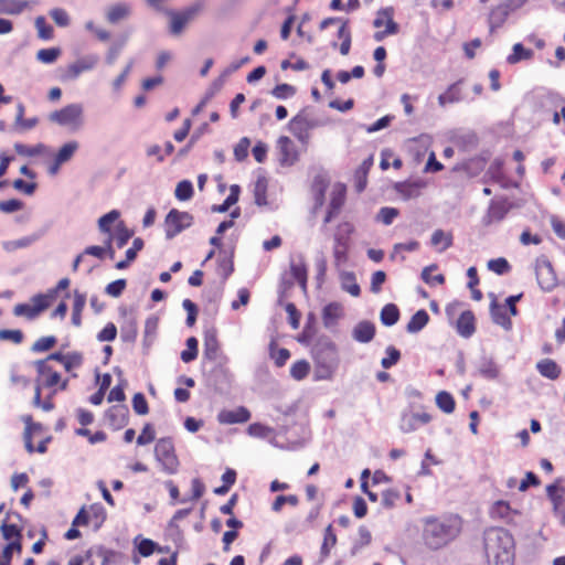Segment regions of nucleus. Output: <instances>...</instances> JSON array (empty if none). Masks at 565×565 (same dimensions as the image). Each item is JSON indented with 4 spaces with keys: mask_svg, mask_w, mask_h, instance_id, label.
Masks as SVG:
<instances>
[{
    "mask_svg": "<svg viewBox=\"0 0 565 565\" xmlns=\"http://www.w3.org/2000/svg\"><path fill=\"white\" fill-rule=\"evenodd\" d=\"M514 541L503 529H493L486 533L484 550L492 565H512Z\"/></svg>",
    "mask_w": 565,
    "mask_h": 565,
    "instance_id": "nucleus-1",
    "label": "nucleus"
},
{
    "mask_svg": "<svg viewBox=\"0 0 565 565\" xmlns=\"http://www.w3.org/2000/svg\"><path fill=\"white\" fill-rule=\"evenodd\" d=\"M461 530L459 516L429 519L424 529V539L431 548H439L452 541Z\"/></svg>",
    "mask_w": 565,
    "mask_h": 565,
    "instance_id": "nucleus-2",
    "label": "nucleus"
},
{
    "mask_svg": "<svg viewBox=\"0 0 565 565\" xmlns=\"http://www.w3.org/2000/svg\"><path fill=\"white\" fill-rule=\"evenodd\" d=\"M312 354L316 363V377L329 380L339 364L337 345L331 341H320L313 349Z\"/></svg>",
    "mask_w": 565,
    "mask_h": 565,
    "instance_id": "nucleus-3",
    "label": "nucleus"
},
{
    "mask_svg": "<svg viewBox=\"0 0 565 565\" xmlns=\"http://www.w3.org/2000/svg\"><path fill=\"white\" fill-rule=\"evenodd\" d=\"M49 121L57 126L78 130L84 126V105L81 103L68 104L61 109H56L49 114Z\"/></svg>",
    "mask_w": 565,
    "mask_h": 565,
    "instance_id": "nucleus-4",
    "label": "nucleus"
},
{
    "mask_svg": "<svg viewBox=\"0 0 565 565\" xmlns=\"http://www.w3.org/2000/svg\"><path fill=\"white\" fill-rule=\"evenodd\" d=\"M154 457L168 475H174L179 468V460L174 452V445L170 438H161L154 447Z\"/></svg>",
    "mask_w": 565,
    "mask_h": 565,
    "instance_id": "nucleus-5",
    "label": "nucleus"
},
{
    "mask_svg": "<svg viewBox=\"0 0 565 565\" xmlns=\"http://www.w3.org/2000/svg\"><path fill=\"white\" fill-rule=\"evenodd\" d=\"M320 126V121L311 117L306 110L299 111L288 124L290 132L297 140L307 145L310 139V130Z\"/></svg>",
    "mask_w": 565,
    "mask_h": 565,
    "instance_id": "nucleus-6",
    "label": "nucleus"
},
{
    "mask_svg": "<svg viewBox=\"0 0 565 565\" xmlns=\"http://www.w3.org/2000/svg\"><path fill=\"white\" fill-rule=\"evenodd\" d=\"M35 367L38 371L36 384H40L42 387L52 388L53 394L58 390L64 391L67 388L68 380L62 381L60 373L54 371L47 361H36Z\"/></svg>",
    "mask_w": 565,
    "mask_h": 565,
    "instance_id": "nucleus-7",
    "label": "nucleus"
},
{
    "mask_svg": "<svg viewBox=\"0 0 565 565\" xmlns=\"http://www.w3.org/2000/svg\"><path fill=\"white\" fill-rule=\"evenodd\" d=\"M352 232L353 225L349 222H343L338 226L333 245V258L337 267L348 262L349 241Z\"/></svg>",
    "mask_w": 565,
    "mask_h": 565,
    "instance_id": "nucleus-8",
    "label": "nucleus"
},
{
    "mask_svg": "<svg viewBox=\"0 0 565 565\" xmlns=\"http://www.w3.org/2000/svg\"><path fill=\"white\" fill-rule=\"evenodd\" d=\"M193 216L189 212H181L177 209L170 210L164 220V232L168 239L173 238L182 231L190 227Z\"/></svg>",
    "mask_w": 565,
    "mask_h": 565,
    "instance_id": "nucleus-9",
    "label": "nucleus"
},
{
    "mask_svg": "<svg viewBox=\"0 0 565 565\" xmlns=\"http://www.w3.org/2000/svg\"><path fill=\"white\" fill-rule=\"evenodd\" d=\"M536 280L543 291H552L557 285V278L548 258L544 255L535 260Z\"/></svg>",
    "mask_w": 565,
    "mask_h": 565,
    "instance_id": "nucleus-10",
    "label": "nucleus"
},
{
    "mask_svg": "<svg viewBox=\"0 0 565 565\" xmlns=\"http://www.w3.org/2000/svg\"><path fill=\"white\" fill-rule=\"evenodd\" d=\"M203 356L204 359L212 362H227V358L221 350L220 342L217 339V330L214 327H210L204 330Z\"/></svg>",
    "mask_w": 565,
    "mask_h": 565,
    "instance_id": "nucleus-11",
    "label": "nucleus"
},
{
    "mask_svg": "<svg viewBox=\"0 0 565 565\" xmlns=\"http://www.w3.org/2000/svg\"><path fill=\"white\" fill-rule=\"evenodd\" d=\"M546 494L553 504L554 515L565 526V487L562 486L561 478L546 487Z\"/></svg>",
    "mask_w": 565,
    "mask_h": 565,
    "instance_id": "nucleus-12",
    "label": "nucleus"
},
{
    "mask_svg": "<svg viewBox=\"0 0 565 565\" xmlns=\"http://www.w3.org/2000/svg\"><path fill=\"white\" fill-rule=\"evenodd\" d=\"M99 62L97 54H86L77 58L74 63L70 64L62 76L64 81H74L82 73L89 72L96 67Z\"/></svg>",
    "mask_w": 565,
    "mask_h": 565,
    "instance_id": "nucleus-13",
    "label": "nucleus"
},
{
    "mask_svg": "<svg viewBox=\"0 0 565 565\" xmlns=\"http://www.w3.org/2000/svg\"><path fill=\"white\" fill-rule=\"evenodd\" d=\"M200 4H194L186 8L182 12L169 11L168 14L171 18L170 23V32L173 35L180 34L185 25L194 18V15L199 12Z\"/></svg>",
    "mask_w": 565,
    "mask_h": 565,
    "instance_id": "nucleus-14",
    "label": "nucleus"
},
{
    "mask_svg": "<svg viewBox=\"0 0 565 565\" xmlns=\"http://www.w3.org/2000/svg\"><path fill=\"white\" fill-rule=\"evenodd\" d=\"M431 420V416L426 413H414L407 412L403 413L399 428L403 433H412L418 429L420 426L428 424Z\"/></svg>",
    "mask_w": 565,
    "mask_h": 565,
    "instance_id": "nucleus-15",
    "label": "nucleus"
},
{
    "mask_svg": "<svg viewBox=\"0 0 565 565\" xmlns=\"http://www.w3.org/2000/svg\"><path fill=\"white\" fill-rule=\"evenodd\" d=\"M129 409L126 405H114L107 409L105 417L108 422V425L115 429L119 430L124 428L128 423Z\"/></svg>",
    "mask_w": 565,
    "mask_h": 565,
    "instance_id": "nucleus-16",
    "label": "nucleus"
},
{
    "mask_svg": "<svg viewBox=\"0 0 565 565\" xmlns=\"http://www.w3.org/2000/svg\"><path fill=\"white\" fill-rule=\"evenodd\" d=\"M510 210L505 201L492 200L486 215L482 217V224L489 226L493 223L501 222Z\"/></svg>",
    "mask_w": 565,
    "mask_h": 565,
    "instance_id": "nucleus-17",
    "label": "nucleus"
},
{
    "mask_svg": "<svg viewBox=\"0 0 565 565\" xmlns=\"http://www.w3.org/2000/svg\"><path fill=\"white\" fill-rule=\"evenodd\" d=\"M477 374L481 377L494 381L500 375V367L494 361L493 358L488 355H482L476 364Z\"/></svg>",
    "mask_w": 565,
    "mask_h": 565,
    "instance_id": "nucleus-18",
    "label": "nucleus"
},
{
    "mask_svg": "<svg viewBox=\"0 0 565 565\" xmlns=\"http://www.w3.org/2000/svg\"><path fill=\"white\" fill-rule=\"evenodd\" d=\"M277 148L279 151V161L282 166H292L297 161L298 154L290 138L281 136L277 141Z\"/></svg>",
    "mask_w": 565,
    "mask_h": 565,
    "instance_id": "nucleus-19",
    "label": "nucleus"
},
{
    "mask_svg": "<svg viewBox=\"0 0 565 565\" xmlns=\"http://www.w3.org/2000/svg\"><path fill=\"white\" fill-rule=\"evenodd\" d=\"M455 327L460 337L465 339L472 337L476 332V319L473 312L471 310L462 311L457 319Z\"/></svg>",
    "mask_w": 565,
    "mask_h": 565,
    "instance_id": "nucleus-20",
    "label": "nucleus"
},
{
    "mask_svg": "<svg viewBox=\"0 0 565 565\" xmlns=\"http://www.w3.org/2000/svg\"><path fill=\"white\" fill-rule=\"evenodd\" d=\"M249 418H250L249 411L243 406H239L235 409H223L217 415V419L221 424L245 423Z\"/></svg>",
    "mask_w": 565,
    "mask_h": 565,
    "instance_id": "nucleus-21",
    "label": "nucleus"
},
{
    "mask_svg": "<svg viewBox=\"0 0 565 565\" xmlns=\"http://www.w3.org/2000/svg\"><path fill=\"white\" fill-rule=\"evenodd\" d=\"M375 326L373 322L363 320L355 324L352 330V338L360 343H369L374 339Z\"/></svg>",
    "mask_w": 565,
    "mask_h": 565,
    "instance_id": "nucleus-22",
    "label": "nucleus"
},
{
    "mask_svg": "<svg viewBox=\"0 0 565 565\" xmlns=\"http://www.w3.org/2000/svg\"><path fill=\"white\" fill-rule=\"evenodd\" d=\"M511 13L512 12L502 2L492 8L488 17L490 32L492 33L501 28Z\"/></svg>",
    "mask_w": 565,
    "mask_h": 565,
    "instance_id": "nucleus-23",
    "label": "nucleus"
},
{
    "mask_svg": "<svg viewBox=\"0 0 565 565\" xmlns=\"http://www.w3.org/2000/svg\"><path fill=\"white\" fill-rule=\"evenodd\" d=\"M343 317V307L339 302L328 303L322 310V321L327 329L337 326L339 319Z\"/></svg>",
    "mask_w": 565,
    "mask_h": 565,
    "instance_id": "nucleus-24",
    "label": "nucleus"
},
{
    "mask_svg": "<svg viewBox=\"0 0 565 565\" xmlns=\"http://www.w3.org/2000/svg\"><path fill=\"white\" fill-rule=\"evenodd\" d=\"M462 79L451 84L447 90L438 96V104L441 107L447 106L448 104L459 103L463 99L462 92L460 85L462 84Z\"/></svg>",
    "mask_w": 565,
    "mask_h": 565,
    "instance_id": "nucleus-25",
    "label": "nucleus"
},
{
    "mask_svg": "<svg viewBox=\"0 0 565 565\" xmlns=\"http://www.w3.org/2000/svg\"><path fill=\"white\" fill-rule=\"evenodd\" d=\"M490 313L494 323L501 326L507 331L512 329V321L508 317L505 306L493 300L490 305Z\"/></svg>",
    "mask_w": 565,
    "mask_h": 565,
    "instance_id": "nucleus-26",
    "label": "nucleus"
},
{
    "mask_svg": "<svg viewBox=\"0 0 565 565\" xmlns=\"http://www.w3.org/2000/svg\"><path fill=\"white\" fill-rule=\"evenodd\" d=\"M537 372L545 379L557 380L562 373L561 366L552 359H543L536 363Z\"/></svg>",
    "mask_w": 565,
    "mask_h": 565,
    "instance_id": "nucleus-27",
    "label": "nucleus"
},
{
    "mask_svg": "<svg viewBox=\"0 0 565 565\" xmlns=\"http://www.w3.org/2000/svg\"><path fill=\"white\" fill-rule=\"evenodd\" d=\"M519 513L511 509L505 501H497L491 508V515L504 520L507 523L513 522L514 515Z\"/></svg>",
    "mask_w": 565,
    "mask_h": 565,
    "instance_id": "nucleus-28",
    "label": "nucleus"
},
{
    "mask_svg": "<svg viewBox=\"0 0 565 565\" xmlns=\"http://www.w3.org/2000/svg\"><path fill=\"white\" fill-rule=\"evenodd\" d=\"M340 282L341 288L349 292L353 297H359L361 294V288L356 282L355 275L352 271H341L340 273Z\"/></svg>",
    "mask_w": 565,
    "mask_h": 565,
    "instance_id": "nucleus-29",
    "label": "nucleus"
},
{
    "mask_svg": "<svg viewBox=\"0 0 565 565\" xmlns=\"http://www.w3.org/2000/svg\"><path fill=\"white\" fill-rule=\"evenodd\" d=\"M130 6L127 3H117L108 8L106 18L109 23H118L119 21L128 18L130 14Z\"/></svg>",
    "mask_w": 565,
    "mask_h": 565,
    "instance_id": "nucleus-30",
    "label": "nucleus"
},
{
    "mask_svg": "<svg viewBox=\"0 0 565 565\" xmlns=\"http://www.w3.org/2000/svg\"><path fill=\"white\" fill-rule=\"evenodd\" d=\"M428 321L429 315L427 313L426 310L420 309L411 318L409 322L406 326V331L408 333H417L427 326Z\"/></svg>",
    "mask_w": 565,
    "mask_h": 565,
    "instance_id": "nucleus-31",
    "label": "nucleus"
},
{
    "mask_svg": "<svg viewBox=\"0 0 565 565\" xmlns=\"http://www.w3.org/2000/svg\"><path fill=\"white\" fill-rule=\"evenodd\" d=\"M28 6L25 0H0V14H20Z\"/></svg>",
    "mask_w": 565,
    "mask_h": 565,
    "instance_id": "nucleus-32",
    "label": "nucleus"
},
{
    "mask_svg": "<svg viewBox=\"0 0 565 565\" xmlns=\"http://www.w3.org/2000/svg\"><path fill=\"white\" fill-rule=\"evenodd\" d=\"M533 56L534 52L532 50L525 49L521 43H516L512 47V53L507 57V62L513 65L521 61L531 60Z\"/></svg>",
    "mask_w": 565,
    "mask_h": 565,
    "instance_id": "nucleus-33",
    "label": "nucleus"
},
{
    "mask_svg": "<svg viewBox=\"0 0 565 565\" xmlns=\"http://www.w3.org/2000/svg\"><path fill=\"white\" fill-rule=\"evenodd\" d=\"M78 148H79V143L76 140L65 142L58 149V151L54 158L57 160V163L64 164L73 158V156L76 153Z\"/></svg>",
    "mask_w": 565,
    "mask_h": 565,
    "instance_id": "nucleus-34",
    "label": "nucleus"
},
{
    "mask_svg": "<svg viewBox=\"0 0 565 565\" xmlns=\"http://www.w3.org/2000/svg\"><path fill=\"white\" fill-rule=\"evenodd\" d=\"M14 149L19 154L26 156V157H34V156H40V154L51 152L50 148L47 146H45L44 143H38L36 146L31 147V146H26V145L17 142L14 145Z\"/></svg>",
    "mask_w": 565,
    "mask_h": 565,
    "instance_id": "nucleus-35",
    "label": "nucleus"
},
{
    "mask_svg": "<svg viewBox=\"0 0 565 565\" xmlns=\"http://www.w3.org/2000/svg\"><path fill=\"white\" fill-rule=\"evenodd\" d=\"M380 319L384 326H394L399 319V310L397 306L394 303L385 305L381 310Z\"/></svg>",
    "mask_w": 565,
    "mask_h": 565,
    "instance_id": "nucleus-36",
    "label": "nucleus"
},
{
    "mask_svg": "<svg viewBox=\"0 0 565 565\" xmlns=\"http://www.w3.org/2000/svg\"><path fill=\"white\" fill-rule=\"evenodd\" d=\"M290 273L294 279L306 289L307 286V266L302 259L298 263L291 262L290 264Z\"/></svg>",
    "mask_w": 565,
    "mask_h": 565,
    "instance_id": "nucleus-37",
    "label": "nucleus"
},
{
    "mask_svg": "<svg viewBox=\"0 0 565 565\" xmlns=\"http://www.w3.org/2000/svg\"><path fill=\"white\" fill-rule=\"evenodd\" d=\"M430 244L435 247L443 244L439 252H444L452 245V235L445 233L443 230H436L431 235Z\"/></svg>",
    "mask_w": 565,
    "mask_h": 565,
    "instance_id": "nucleus-38",
    "label": "nucleus"
},
{
    "mask_svg": "<svg viewBox=\"0 0 565 565\" xmlns=\"http://www.w3.org/2000/svg\"><path fill=\"white\" fill-rule=\"evenodd\" d=\"M266 193H267V180L264 177H259L256 180L255 185H254L255 203L258 206H264L267 204Z\"/></svg>",
    "mask_w": 565,
    "mask_h": 565,
    "instance_id": "nucleus-39",
    "label": "nucleus"
},
{
    "mask_svg": "<svg viewBox=\"0 0 565 565\" xmlns=\"http://www.w3.org/2000/svg\"><path fill=\"white\" fill-rule=\"evenodd\" d=\"M135 544L138 553L143 557L150 556L156 550L161 551L157 543L150 539H140V536H137Z\"/></svg>",
    "mask_w": 565,
    "mask_h": 565,
    "instance_id": "nucleus-40",
    "label": "nucleus"
},
{
    "mask_svg": "<svg viewBox=\"0 0 565 565\" xmlns=\"http://www.w3.org/2000/svg\"><path fill=\"white\" fill-rule=\"evenodd\" d=\"M436 404L447 414L452 413L456 406L452 395L445 391H441L436 395Z\"/></svg>",
    "mask_w": 565,
    "mask_h": 565,
    "instance_id": "nucleus-41",
    "label": "nucleus"
},
{
    "mask_svg": "<svg viewBox=\"0 0 565 565\" xmlns=\"http://www.w3.org/2000/svg\"><path fill=\"white\" fill-rule=\"evenodd\" d=\"M120 217V213L117 210H111L98 220V228L100 232L110 234L111 224Z\"/></svg>",
    "mask_w": 565,
    "mask_h": 565,
    "instance_id": "nucleus-42",
    "label": "nucleus"
},
{
    "mask_svg": "<svg viewBox=\"0 0 565 565\" xmlns=\"http://www.w3.org/2000/svg\"><path fill=\"white\" fill-rule=\"evenodd\" d=\"M53 298H54V291H49V294H46V295L38 294L32 297L31 301L33 305H31V306L34 308L38 316L41 312H43L45 309L49 308L50 300H52Z\"/></svg>",
    "mask_w": 565,
    "mask_h": 565,
    "instance_id": "nucleus-43",
    "label": "nucleus"
},
{
    "mask_svg": "<svg viewBox=\"0 0 565 565\" xmlns=\"http://www.w3.org/2000/svg\"><path fill=\"white\" fill-rule=\"evenodd\" d=\"M21 551H22L21 541L14 540V541L8 543L2 551V557L0 559V565H11L13 553L14 552L21 553Z\"/></svg>",
    "mask_w": 565,
    "mask_h": 565,
    "instance_id": "nucleus-44",
    "label": "nucleus"
},
{
    "mask_svg": "<svg viewBox=\"0 0 565 565\" xmlns=\"http://www.w3.org/2000/svg\"><path fill=\"white\" fill-rule=\"evenodd\" d=\"M118 248H122L134 236V231L127 228L124 223H119L116 233L113 235Z\"/></svg>",
    "mask_w": 565,
    "mask_h": 565,
    "instance_id": "nucleus-45",
    "label": "nucleus"
},
{
    "mask_svg": "<svg viewBox=\"0 0 565 565\" xmlns=\"http://www.w3.org/2000/svg\"><path fill=\"white\" fill-rule=\"evenodd\" d=\"M372 541L371 532L365 526L359 527V539L355 541L351 548V554L356 555L364 546H367Z\"/></svg>",
    "mask_w": 565,
    "mask_h": 565,
    "instance_id": "nucleus-46",
    "label": "nucleus"
},
{
    "mask_svg": "<svg viewBox=\"0 0 565 565\" xmlns=\"http://www.w3.org/2000/svg\"><path fill=\"white\" fill-rule=\"evenodd\" d=\"M84 361L83 354L81 352L74 351L65 353V359L63 362V366L66 372H72L75 369H78L82 366Z\"/></svg>",
    "mask_w": 565,
    "mask_h": 565,
    "instance_id": "nucleus-47",
    "label": "nucleus"
},
{
    "mask_svg": "<svg viewBox=\"0 0 565 565\" xmlns=\"http://www.w3.org/2000/svg\"><path fill=\"white\" fill-rule=\"evenodd\" d=\"M193 184L189 180L180 181L177 184L174 195L180 201H188L193 196Z\"/></svg>",
    "mask_w": 565,
    "mask_h": 565,
    "instance_id": "nucleus-48",
    "label": "nucleus"
},
{
    "mask_svg": "<svg viewBox=\"0 0 565 565\" xmlns=\"http://www.w3.org/2000/svg\"><path fill=\"white\" fill-rule=\"evenodd\" d=\"M199 341L194 337L186 340V350L181 352V360L185 363L192 362L198 358Z\"/></svg>",
    "mask_w": 565,
    "mask_h": 565,
    "instance_id": "nucleus-49",
    "label": "nucleus"
},
{
    "mask_svg": "<svg viewBox=\"0 0 565 565\" xmlns=\"http://www.w3.org/2000/svg\"><path fill=\"white\" fill-rule=\"evenodd\" d=\"M337 543V536L333 533L332 525H328L324 531V539L321 546V557L322 559L327 558L330 554V547L334 546Z\"/></svg>",
    "mask_w": 565,
    "mask_h": 565,
    "instance_id": "nucleus-50",
    "label": "nucleus"
},
{
    "mask_svg": "<svg viewBox=\"0 0 565 565\" xmlns=\"http://www.w3.org/2000/svg\"><path fill=\"white\" fill-rule=\"evenodd\" d=\"M310 371V365L306 360L295 362L290 367V375L297 381L303 380Z\"/></svg>",
    "mask_w": 565,
    "mask_h": 565,
    "instance_id": "nucleus-51",
    "label": "nucleus"
},
{
    "mask_svg": "<svg viewBox=\"0 0 565 565\" xmlns=\"http://www.w3.org/2000/svg\"><path fill=\"white\" fill-rule=\"evenodd\" d=\"M217 262H218V267H217L218 274L223 277L224 280H226L232 275V273L234 270L233 260L227 255H225V254L223 255L222 253H220Z\"/></svg>",
    "mask_w": 565,
    "mask_h": 565,
    "instance_id": "nucleus-52",
    "label": "nucleus"
},
{
    "mask_svg": "<svg viewBox=\"0 0 565 565\" xmlns=\"http://www.w3.org/2000/svg\"><path fill=\"white\" fill-rule=\"evenodd\" d=\"M399 211L395 207L384 206L381 207L379 213L376 214V221L383 223L384 225H391L394 220L398 216Z\"/></svg>",
    "mask_w": 565,
    "mask_h": 565,
    "instance_id": "nucleus-53",
    "label": "nucleus"
},
{
    "mask_svg": "<svg viewBox=\"0 0 565 565\" xmlns=\"http://www.w3.org/2000/svg\"><path fill=\"white\" fill-rule=\"evenodd\" d=\"M61 55L58 47L42 49L36 53V58L44 64L54 63Z\"/></svg>",
    "mask_w": 565,
    "mask_h": 565,
    "instance_id": "nucleus-54",
    "label": "nucleus"
},
{
    "mask_svg": "<svg viewBox=\"0 0 565 565\" xmlns=\"http://www.w3.org/2000/svg\"><path fill=\"white\" fill-rule=\"evenodd\" d=\"M56 342L57 340L53 335L42 337L33 343L31 350L35 353L46 352L51 350L56 344Z\"/></svg>",
    "mask_w": 565,
    "mask_h": 565,
    "instance_id": "nucleus-55",
    "label": "nucleus"
},
{
    "mask_svg": "<svg viewBox=\"0 0 565 565\" xmlns=\"http://www.w3.org/2000/svg\"><path fill=\"white\" fill-rule=\"evenodd\" d=\"M299 503V499L295 494L289 495H278L271 504V510L274 512H280L284 504H290L291 507H296Z\"/></svg>",
    "mask_w": 565,
    "mask_h": 565,
    "instance_id": "nucleus-56",
    "label": "nucleus"
},
{
    "mask_svg": "<svg viewBox=\"0 0 565 565\" xmlns=\"http://www.w3.org/2000/svg\"><path fill=\"white\" fill-rule=\"evenodd\" d=\"M386 356L382 359L381 365L383 369H391L401 359V352L395 347L386 348Z\"/></svg>",
    "mask_w": 565,
    "mask_h": 565,
    "instance_id": "nucleus-57",
    "label": "nucleus"
},
{
    "mask_svg": "<svg viewBox=\"0 0 565 565\" xmlns=\"http://www.w3.org/2000/svg\"><path fill=\"white\" fill-rule=\"evenodd\" d=\"M125 44H126V40H120V41H116L114 42L110 47L108 49V52L106 54V57H105V62L108 64V65H113L118 56L120 55L122 49L125 47Z\"/></svg>",
    "mask_w": 565,
    "mask_h": 565,
    "instance_id": "nucleus-58",
    "label": "nucleus"
},
{
    "mask_svg": "<svg viewBox=\"0 0 565 565\" xmlns=\"http://www.w3.org/2000/svg\"><path fill=\"white\" fill-rule=\"evenodd\" d=\"M35 28L38 30L39 38L42 40H51L53 36V28L46 23L44 17H38L35 19Z\"/></svg>",
    "mask_w": 565,
    "mask_h": 565,
    "instance_id": "nucleus-59",
    "label": "nucleus"
},
{
    "mask_svg": "<svg viewBox=\"0 0 565 565\" xmlns=\"http://www.w3.org/2000/svg\"><path fill=\"white\" fill-rule=\"evenodd\" d=\"M270 358L275 361L278 367H281L290 358V352L287 349H275L274 343L270 344Z\"/></svg>",
    "mask_w": 565,
    "mask_h": 565,
    "instance_id": "nucleus-60",
    "label": "nucleus"
},
{
    "mask_svg": "<svg viewBox=\"0 0 565 565\" xmlns=\"http://www.w3.org/2000/svg\"><path fill=\"white\" fill-rule=\"evenodd\" d=\"M274 433V429L259 423L250 424L248 427V434L257 438H269Z\"/></svg>",
    "mask_w": 565,
    "mask_h": 565,
    "instance_id": "nucleus-61",
    "label": "nucleus"
},
{
    "mask_svg": "<svg viewBox=\"0 0 565 565\" xmlns=\"http://www.w3.org/2000/svg\"><path fill=\"white\" fill-rule=\"evenodd\" d=\"M271 94L278 99H287L296 94V88L289 84H278L274 87Z\"/></svg>",
    "mask_w": 565,
    "mask_h": 565,
    "instance_id": "nucleus-62",
    "label": "nucleus"
},
{
    "mask_svg": "<svg viewBox=\"0 0 565 565\" xmlns=\"http://www.w3.org/2000/svg\"><path fill=\"white\" fill-rule=\"evenodd\" d=\"M488 268L498 275H504L510 269V264L505 258H495L488 262Z\"/></svg>",
    "mask_w": 565,
    "mask_h": 565,
    "instance_id": "nucleus-63",
    "label": "nucleus"
},
{
    "mask_svg": "<svg viewBox=\"0 0 565 565\" xmlns=\"http://www.w3.org/2000/svg\"><path fill=\"white\" fill-rule=\"evenodd\" d=\"M132 408L138 415H146L149 412L148 402L142 393H136L132 397Z\"/></svg>",
    "mask_w": 565,
    "mask_h": 565,
    "instance_id": "nucleus-64",
    "label": "nucleus"
}]
</instances>
